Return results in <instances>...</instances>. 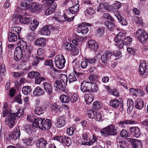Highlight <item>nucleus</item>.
Wrapping results in <instances>:
<instances>
[{
  "label": "nucleus",
  "mask_w": 148,
  "mask_h": 148,
  "mask_svg": "<svg viewBox=\"0 0 148 148\" xmlns=\"http://www.w3.org/2000/svg\"><path fill=\"white\" fill-rule=\"evenodd\" d=\"M117 143L118 148H129V145L125 140H120Z\"/></svg>",
  "instance_id": "obj_26"
},
{
  "label": "nucleus",
  "mask_w": 148,
  "mask_h": 148,
  "mask_svg": "<svg viewBox=\"0 0 148 148\" xmlns=\"http://www.w3.org/2000/svg\"><path fill=\"white\" fill-rule=\"evenodd\" d=\"M120 104V101L118 99L112 100L110 102V105L112 107L114 108H116L118 107Z\"/></svg>",
  "instance_id": "obj_33"
},
{
  "label": "nucleus",
  "mask_w": 148,
  "mask_h": 148,
  "mask_svg": "<svg viewBox=\"0 0 148 148\" xmlns=\"http://www.w3.org/2000/svg\"><path fill=\"white\" fill-rule=\"evenodd\" d=\"M112 55V52L108 51H106L101 56V60L102 62L105 64H107L110 59Z\"/></svg>",
  "instance_id": "obj_9"
},
{
  "label": "nucleus",
  "mask_w": 148,
  "mask_h": 148,
  "mask_svg": "<svg viewBox=\"0 0 148 148\" xmlns=\"http://www.w3.org/2000/svg\"><path fill=\"white\" fill-rule=\"evenodd\" d=\"M63 17L64 18L65 20H62L61 19V17H54L53 18L55 20V21H56L58 23H62L63 22L68 21H71L73 20L75 17L74 16H73L71 17H70L69 16L67 15L65 13H64L63 14Z\"/></svg>",
  "instance_id": "obj_11"
},
{
  "label": "nucleus",
  "mask_w": 148,
  "mask_h": 148,
  "mask_svg": "<svg viewBox=\"0 0 148 148\" xmlns=\"http://www.w3.org/2000/svg\"><path fill=\"white\" fill-rule=\"evenodd\" d=\"M21 135L20 131L19 128H16L12 132L11 138L13 140L18 139Z\"/></svg>",
  "instance_id": "obj_21"
},
{
  "label": "nucleus",
  "mask_w": 148,
  "mask_h": 148,
  "mask_svg": "<svg viewBox=\"0 0 148 148\" xmlns=\"http://www.w3.org/2000/svg\"><path fill=\"white\" fill-rule=\"evenodd\" d=\"M42 2L44 6L51 5L54 2V0H43Z\"/></svg>",
  "instance_id": "obj_61"
},
{
  "label": "nucleus",
  "mask_w": 148,
  "mask_h": 148,
  "mask_svg": "<svg viewBox=\"0 0 148 148\" xmlns=\"http://www.w3.org/2000/svg\"><path fill=\"white\" fill-rule=\"evenodd\" d=\"M35 44L36 46H39L41 47H44L46 44L45 38H38L35 42Z\"/></svg>",
  "instance_id": "obj_24"
},
{
  "label": "nucleus",
  "mask_w": 148,
  "mask_h": 148,
  "mask_svg": "<svg viewBox=\"0 0 148 148\" xmlns=\"http://www.w3.org/2000/svg\"><path fill=\"white\" fill-rule=\"evenodd\" d=\"M121 6V4L120 2L115 1L113 4L112 8L113 9H117L119 8Z\"/></svg>",
  "instance_id": "obj_64"
},
{
  "label": "nucleus",
  "mask_w": 148,
  "mask_h": 148,
  "mask_svg": "<svg viewBox=\"0 0 148 148\" xmlns=\"http://www.w3.org/2000/svg\"><path fill=\"white\" fill-rule=\"evenodd\" d=\"M137 122L136 121H134L131 120L125 119L120 121L118 123V125L123 128L125 127V125H131L136 124Z\"/></svg>",
  "instance_id": "obj_13"
},
{
  "label": "nucleus",
  "mask_w": 148,
  "mask_h": 148,
  "mask_svg": "<svg viewBox=\"0 0 148 148\" xmlns=\"http://www.w3.org/2000/svg\"><path fill=\"white\" fill-rule=\"evenodd\" d=\"M127 105L128 107L127 112L130 114L131 113L134 108V103L131 99H128L127 102Z\"/></svg>",
  "instance_id": "obj_31"
},
{
  "label": "nucleus",
  "mask_w": 148,
  "mask_h": 148,
  "mask_svg": "<svg viewBox=\"0 0 148 148\" xmlns=\"http://www.w3.org/2000/svg\"><path fill=\"white\" fill-rule=\"evenodd\" d=\"M34 129L32 124L31 125H27L25 126V130L26 132L32 133L31 131Z\"/></svg>",
  "instance_id": "obj_58"
},
{
  "label": "nucleus",
  "mask_w": 148,
  "mask_h": 148,
  "mask_svg": "<svg viewBox=\"0 0 148 148\" xmlns=\"http://www.w3.org/2000/svg\"><path fill=\"white\" fill-rule=\"evenodd\" d=\"M120 135L121 137L127 138L130 136V134H129L126 130L123 129L121 131Z\"/></svg>",
  "instance_id": "obj_48"
},
{
  "label": "nucleus",
  "mask_w": 148,
  "mask_h": 148,
  "mask_svg": "<svg viewBox=\"0 0 148 148\" xmlns=\"http://www.w3.org/2000/svg\"><path fill=\"white\" fill-rule=\"evenodd\" d=\"M91 87L90 90V92H96L97 91L98 87L97 84L95 83L91 82Z\"/></svg>",
  "instance_id": "obj_55"
},
{
  "label": "nucleus",
  "mask_w": 148,
  "mask_h": 148,
  "mask_svg": "<svg viewBox=\"0 0 148 148\" xmlns=\"http://www.w3.org/2000/svg\"><path fill=\"white\" fill-rule=\"evenodd\" d=\"M45 80V78L43 77L40 76L39 75L37 77H36L35 79V82L36 84H40L41 82Z\"/></svg>",
  "instance_id": "obj_54"
},
{
  "label": "nucleus",
  "mask_w": 148,
  "mask_h": 148,
  "mask_svg": "<svg viewBox=\"0 0 148 148\" xmlns=\"http://www.w3.org/2000/svg\"><path fill=\"white\" fill-rule=\"evenodd\" d=\"M88 82L83 81L81 83V90L83 92H87L88 88Z\"/></svg>",
  "instance_id": "obj_40"
},
{
  "label": "nucleus",
  "mask_w": 148,
  "mask_h": 148,
  "mask_svg": "<svg viewBox=\"0 0 148 148\" xmlns=\"http://www.w3.org/2000/svg\"><path fill=\"white\" fill-rule=\"evenodd\" d=\"M65 61L64 57L62 55H58L55 58V65L59 69H62L64 67Z\"/></svg>",
  "instance_id": "obj_4"
},
{
  "label": "nucleus",
  "mask_w": 148,
  "mask_h": 148,
  "mask_svg": "<svg viewBox=\"0 0 148 148\" xmlns=\"http://www.w3.org/2000/svg\"><path fill=\"white\" fill-rule=\"evenodd\" d=\"M65 123V121L64 117L62 116L60 117L58 119L57 124L58 127L63 126Z\"/></svg>",
  "instance_id": "obj_43"
},
{
  "label": "nucleus",
  "mask_w": 148,
  "mask_h": 148,
  "mask_svg": "<svg viewBox=\"0 0 148 148\" xmlns=\"http://www.w3.org/2000/svg\"><path fill=\"white\" fill-rule=\"evenodd\" d=\"M22 90L23 93L26 95L30 93L31 91V88L29 86H25L23 88Z\"/></svg>",
  "instance_id": "obj_51"
},
{
  "label": "nucleus",
  "mask_w": 148,
  "mask_h": 148,
  "mask_svg": "<svg viewBox=\"0 0 148 148\" xmlns=\"http://www.w3.org/2000/svg\"><path fill=\"white\" fill-rule=\"evenodd\" d=\"M88 46L91 50L94 52L97 51L98 45L96 42L93 40H90L88 42Z\"/></svg>",
  "instance_id": "obj_19"
},
{
  "label": "nucleus",
  "mask_w": 148,
  "mask_h": 148,
  "mask_svg": "<svg viewBox=\"0 0 148 148\" xmlns=\"http://www.w3.org/2000/svg\"><path fill=\"white\" fill-rule=\"evenodd\" d=\"M54 86L59 88L60 90H62L64 88V86L62 82L60 80H56L54 84Z\"/></svg>",
  "instance_id": "obj_39"
},
{
  "label": "nucleus",
  "mask_w": 148,
  "mask_h": 148,
  "mask_svg": "<svg viewBox=\"0 0 148 148\" xmlns=\"http://www.w3.org/2000/svg\"><path fill=\"white\" fill-rule=\"evenodd\" d=\"M48 144V141L44 138H41L37 143V148H46Z\"/></svg>",
  "instance_id": "obj_17"
},
{
  "label": "nucleus",
  "mask_w": 148,
  "mask_h": 148,
  "mask_svg": "<svg viewBox=\"0 0 148 148\" xmlns=\"http://www.w3.org/2000/svg\"><path fill=\"white\" fill-rule=\"evenodd\" d=\"M101 105V103L100 102L96 101L93 103L92 107L94 109L97 110L100 108Z\"/></svg>",
  "instance_id": "obj_57"
},
{
  "label": "nucleus",
  "mask_w": 148,
  "mask_h": 148,
  "mask_svg": "<svg viewBox=\"0 0 148 148\" xmlns=\"http://www.w3.org/2000/svg\"><path fill=\"white\" fill-rule=\"evenodd\" d=\"M44 64L46 66H49L51 69H53L54 68L53 61L52 60L49 59L45 60Z\"/></svg>",
  "instance_id": "obj_47"
},
{
  "label": "nucleus",
  "mask_w": 148,
  "mask_h": 148,
  "mask_svg": "<svg viewBox=\"0 0 148 148\" xmlns=\"http://www.w3.org/2000/svg\"><path fill=\"white\" fill-rule=\"evenodd\" d=\"M50 26L46 25L40 29V34L45 36H49L51 33L49 27Z\"/></svg>",
  "instance_id": "obj_20"
},
{
  "label": "nucleus",
  "mask_w": 148,
  "mask_h": 148,
  "mask_svg": "<svg viewBox=\"0 0 148 148\" xmlns=\"http://www.w3.org/2000/svg\"><path fill=\"white\" fill-rule=\"evenodd\" d=\"M64 46L65 49L67 50H72L73 48H75V46L73 45L68 42L64 43Z\"/></svg>",
  "instance_id": "obj_46"
},
{
  "label": "nucleus",
  "mask_w": 148,
  "mask_h": 148,
  "mask_svg": "<svg viewBox=\"0 0 148 148\" xmlns=\"http://www.w3.org/2000/svg\"><path fill=\"white\" fill-rule=\"evenodd\" d=\"M76 130V128L74 127H71L67 129L66 130V132L69 135L71 136L73 134L74 132Z\"/></svg>",
  "instance_id": "obj_62"
},
{
  "label": "nucleus",
  "mask_w": 148,
  "mask_h": 148,
  "mask_svg": "<svg viewBox=\"0 0 148 148\" xmlns=\"http://www.w3.org/2000/svg\"><path fill=\"white\" fill-rule=\"evenodd\" d=\"M55 8L54 6L53 5H51L45 11V14L46 15H49L51 14L53 10V9Z\"/></svg>",
  "instance_id": "obj_50"
},
{
  "label": "nucleus",
  "mask_w": 148,
  "mask_h": 148,
  "mask_svg": "<svg viewBox=\"0 0 148 148\" xmlns=\"http://www.w3.org/2000/svg\"><path fill=\"white\" fill-rule=\"evenodd\" d=\"M46 108L42 107H36L34 110V113L38 115L43 113L46 110Z\"/></svg>",
  "instance_id": "obj_30"
},
{
  "label": "nucleus",
  "mask_w": 148,
  "mask_h": 148,
  "mask_svg": "<svg viewBox=\"0 0 148 148\" xmlns=\"http://www.w3.org/2000/svg\"><path fill=\"white\" fill-rule=\"evenodd\" d=\"M126 36V34L125 33L119 32L114 39L116 43V45L118 46L120 49L124 48V45L123 42Z\"/></svg>",
  "instance_id": "obj_3"
},
{
  "label": "nucleus",
  "mask_w": 148,
  "mask_h": 148,
  "mask_svg": "<svg viewBox=\"0 0 148 148\" xmlns=\"http://www.w3.org/2000/svg\"><path fill=\"white\" fill-rule=\"evenodd\" d=\"M24 143L26 144L28 146H31L34 143L33 139L32 137L28 138L24 140Z\"/></svg>",
  "instance_id": "obj_52"
},
{
  "label": "nucleus",
  "mask_w": 148,
  "mask_h": 148,
  "mask_svg": "<svg viewBox=\"0 0 148 148\" xmlns=\"http://www.w3.org/2000/svg\"><path fill=\"white\" fill-rule=\"evenodd\" d=\"M97 56H95L92 58H85V60H87L88 63L90 64H94L97 61Z\"/></svg>",
  "instance_id": "obj_56"
},
{
  "label": "nucleus",
  "mask_w": 148,
  "mask_h": 148,
  "mask_svg": "<svg viewBox=\"0 0 148 148\" xmlns=\"http://www.w3.org/2000/svg\"><path fill=\"white\" fill-rule=\"evenodd\" d=\"M8 39L10 42H15L17 40V36L15 33L10 32L9 33Z\"/></svg>",
  "instance_id": "obj_32"
},
{
  "label": "nucleus",
  "mask_w": 148,
  "mask_h": 148,
  "mask_svg": "<svg viewBox=\"0 0 148 148\" xmlns=\"http://www.w3.org/2000/svg\"><path fill=\"white\" fill-rule=\"evenodd\" d=\"M18 47L16 48H19L20 50H21L25 51L27 47V43L25 42L23 40H20L18 43Z\"/></svg>",
  "instance_id": "obj_25"
},
{
  "label": "nucleus",
  "mask_w": 148,
  "mask_h": 148,
  "mask_svg": "<svg viewBox=\"0 0 148 148\" xmlns=\"http://www.w3.org/2000/svg\"><path fill=\"white\" fill-rule=\"evenodd\" d=\"M39 24V22L36 20L33 21V23H32L31 25H30L29 28L32 31L35 30Z\"/></svg>",
  "instance_id": "obj_35"
},
{
  "label": "nucleus",
  "mask_w": 148,
  "mask_h": 148,
  "mask_svg": "<svg viewBox=\"0 0 148 148\" xmlns=\"http://www.w3.org/2000/svg\"><path fill=\"white\" fill-rule=\"evenodd\" d=\"M71 1L72 5H74V6L70 7L68 9V10L72 14H75L79 11V5L78 1H77L76 3V1L75 0H71Z\"/></svg>",
  "instance_id": "obj_8"
},
{
  "label": "nucleus",
  "mask_w": 148,
  "mask_h": 148,
  "mask_svg": "<svg viewBox=\"0 0 148 148\" xmlns=\"http://www.w3.org/2000/svg\"><path fill=\"white\" fill-rule=\"evenodd\" d=\"M96 111L94 110L91 109L88 110L87 111V113L89 117L90 118H94L95 117V114L96 113Z\"/></svg>",
  "instance_id": "obj_49"
},
{
  "label": "nucleus",
  "mask_w": 148,
  "mask_h": 148,
  "mask_svg": "<svg viewBox=\"0 0 148 148\" xmlns=\"http://www.w3.org/2000/svg\"><path fill=\"white\" fill-rule=\"evenodd\" d=\"M136 35L138 39L142 43H145L148 39V34L141 29L136 32Z\"/></svg>",
  "instance_id": "obj_5"
},
{
  "label": "nucleus",
  "mask_w": 148,
  "mask_h": 148,
  "mask_svg": "<svg viewBox=\"0 0 148 148\" xmlns=\"http://www.w3.org/2000/svg\"><path fill=\"white\" fill-rule=\"evenodd\" d=\"M32 21V18L30 17H21L19 19V22L25 24H29L31 23Z\"/></svg>",
  "instance_id": "obj_27"
},
{
  "label": "nucleus",
  "mask_w": 148,
  "mask_h": 148,
  "mask_svg": "<svg viewBox=\"0 0 148 148\" xmlns=\"http://www.w3.org/2000/svg\"><path fill=\"white\" fill-rule=\"evenodd\" d=\"M45 91L40 87H36L33 91V95L34 96L39 97L45 94Z\"/></svg>",
  "instance_id": "obj_18"
},
{
  "label": "nucleus",
  "mask_w": 148,
  "mask_h": 148,
  "mask_svg": "<svg viewBox=\"0 0 148 148\" xmlns=\"http://www.w3.org/2000/svg\"><path fill=\"white\" fill-rule=\"evenodd\" d=\"M139 66L138 71L141 75H146L148 74V69H147L145 61L142 60Z\"/></svg>",
  "instance_id": "obj_10"
},
{
  "label": "nucleus",
  "mask_w": 148,
  "mask_h": 148,
  "mask_svg": "<svg viewBox=\"0 0 148 148\" xmlns=\"http://www.w3.org/2000/svg\"><path fill=\"white\" fill-rule=\"evenodd\" d=\"M44 119V118L35 119L32 123L34 128L35 129L38 127L41 129H42L43 121Z\"/></svg>",
  "instance_id": "obj_14"
},
{
  "label": "nucleus",
  "mask_w": 148,
  "mask_h": 148,
  "mask_svg": "<svg viewBox=\"0 0 148 148\" xmlns=\"http://www.w3.org/2000/svg\"><path fill=\"white\" fill-rule=\"evenodd\" d=\"M60 99V101L62 103H68L69 101V97L66 95H61Z\"/></svg>",
  "instance_id": "obj_45"
},
{
  "label": "nucleus",
  "mask_w": 148,
  "mask_h": 148,
  "mask_svg": "<svg viewBox=\"0 0 148 148\" xmlns=\"http://www.w3.org/2000/svg\"><path fill=\"white\" fill-rule=\"evenodd\" d=\"M74 73L75 75H76V76L77 78V80L78 79V80H82L84 78V73L78 72L77 71H75V70L74 71Z\"/></svg>",
  "instance_id": "obj_42"
},
{
  "label": "nucleus",
  "mask_w": 148,
  "mask_h": 148,
  "mask_svg": "<svg viewBox=\"0 0 148 148\" xmlns=\"http://www.w3.org/2000/svg\"><path fill=\"white\" fill-rule=\"evenodd\" d=\"M68 77L66 75L64 74L61 75L60 79L62 82L63 83L64 85L67 84V83L68 81Z\"/></svg>",
  "instance_id": "obj_60"
},
{
  "label": "nucleus",
  "mask_w": 148,
  "mask_h": 148,
  "mask_svg": "<svg viewBox=\"0 0 148 148\" xmlns=\"http://www.w3.org/2000/svg\"><path fill=\"white\" fill-rule=\"evenodd\" d=\"M94 97V96L91 93L85 94L84 98L85 102L87 104H90L92 101Z\"/></svg>",
  "instance_id": "obj_22"
},
{
  "label": "nucleus",
  "mask_w": 148,
  "mask_h": 148,
  "mask_svg": "<svg viewBox=\"0 0 148 148\" xmlns=\"http://www.w3.org/2000/svg\"><path fill=\"white\" fill-rule=\"evenodd\" d=\"M100 132L103 136L108 138L111 136H115L117 134V130L113 124H110L103 128Z\"/></svg>",
  "instance_id": "obj_1"
},
{
  "label": "nucleus",
  "mask_w": 148,
  "mask_h": 148,
  "mask_svg": "<svg viewBox=\"0 0 148 148\" xmlns=\"http://www.w3.org/2000/svg\"><path fill=\"white\" fill-rule=\"evenodd\" d=\"M102 17H103V18L109 20L111 21L112 22H115L114 19L112 18V17L108 13H103L102 15Z\"/></svg>",
  "instance_id": "obj_44"
},
{
  "label": "nucleus",
  "mask_w": 148,
  "mask_h": 148,
  "mask_svg": "<svg viewBox=\"0 0 148 148\" xmlns=\"http://www.w3.org/2000/svg\"><path fill=\"white\" fill-rule=\"evenodd\" d=\"M129 130L130 134H132L134 137L138 138L140 135V130L138 127H130Z\"/></svg>",
  "instance_id": "obj_12"
},
{
  "label": "nucleus",
  "mask_w": 148,
  "mask_h": 148,
  "mask_svg": "<svg viewBox=\"0 0 148 148\" xmlns=\"http://www.w3.org/2000/svg\"><path fill=\"white\" fill-rule=\"evenodd\" d=\"M12 110L10 109V106H8V103L7 102H5L2 110L3 117L5 116L6 113L11 112Z\"/></svg>",
  "instance_id": "obj_28"
},
{
  "label": "nucleus",
  "mask_w": 148,
  "mask_h": 148,
  "mask_svg": "<svg viewBox=\"0 0 148 148\" xmlns=\"http://www.w3.org/2000/svg\"><path fill=\"white\" fill-rule=\"evenodd\" d=\"M95 8H90L87 9L85 11V13H88L90 15H92L95 13Z\"/></svg>",
  "instance_id": "obj_59"
},
{
  "label": "nucleus",
  "mask_w": 148,
  "mask_h": 148,
  "mask_svg": "<svg viewBox=\"0 0 148 148\" xmlns=\"http://www.w3.org/2000/svg\"><path fill=\"white\" fill-rule=\"evenodd\" d=\"M21 28L20 27H12V32L14 33L17 34L18 37V39H19L20 32L21 30Z\"/></svg>",
  "instance_id": "obj_41"
},
{
  "label": "nucleus",
  "mask_w": 148,
  "mask_h": 148,
  "mask_svg": "<svg viewBox=\"0 0 148 148\" xmlns=\"http://www.w3.org/2000/svg\"><path fill=\"white\" fill-rule=\"evenodd\" d=\"M92 138L91 140H90L88 142H86L83 143L84 145L88 146L91 145L97 141V138L96 136L93 134H92Z\"/></svg>",
  "instance_id": "obj_37"
},
{
  "label": "nucleus",
  "mask_w": 148,
  "mask_h": 148,
  "mask_svg": "<svg viewBox=\"0 0 148 148\" xmlns=\"http://www.w3.org/2000/svg\"><path fill=\"white\" fill-rule=\"evenodd\" d=\"M134 20L135 22L139 25H142L143 23L141 18L138 16L134 17Z\"/></svg>",
  "instance_id": "obj_53"
},
{
  "label": "nucleus",
  "mask_w": 148,
  "mask_h": 148,
  "mask_svg": "<svg viewBox=\"0 0 148 148\" xmlns=\"http://www.w3.org/2000/svg\"><path fill=\"white\" fill-rule=\"evenodd\" d=\"M6 117L5 120V124L8 125L10 128H12L14 126V123L16 119V115L15 114L10 112L6 113L5 116L3 117Z\"/></svg>",
  "instance_id": "obj_2"
},
{
  "label": "nucleus",
  "mask_w": 148,
  "mask_h": 148,
  "mask_svg": "<svg viewBox=\"0 0 148 148\" xmlns=\"http://www.w3.org/2000/svg\"><path fill=\"white\" fill-rule=\"evenodd\" d=\"M132 39L130 36H126L123 43L124 44V47L125 46L128 47L132 43Z\"/></svg>",
  "instance_id": "obj_36"
},
{
  "label": "nucleus",
  "mask_w": 148,
  "mask_h": 148,
  "mask_svg": "<svg viewBox=\"0 0 148 148\" xmlns=\"http://www.w3.org/2000/svg\"><path fill=\"white\" fill-rule=\"evenodd\" d=\"M42 86L48 95H51L53 92V88L51 84L47 82H45L43 83Z\"/></svg>",
  "instance_id": "obj_16"
},
{
  "label": "nucleus",
  "mask_w": 148,
  "mask_h": 148,
  "mask_svg": "<svg viewBox=\"0 0 148 148\" xmlns=\"http://www.w3.org/2000/svg\"><path fill=\"white\" fill-rule=\"evenodd\" d=\"M69 82V83L77 81V78L75 73L69 74L68 77Z\"/></svg>",
  "instance_id": "obj_34"
},
{
  "label": "nucleus",
  "mask_w": 148,
  "mask_h": 148,
  "mask_svg": "<svg viewBox=\"0 0 148 148\" xmlns=\"http://www.w3.org/2000/svg\"><path fill=\"white\" fill-rule=\"evenodd\" d=\"M23 51L19 48H16L14 52V58L16 61L20 60L23 56Z\"/></svg>",
  "instance_id": "obj_15"
},
{
  "label": "nucleus",
  "mask_w": 148,
  "mask_h": 148,
  "mask_svg": "<svg viewBox=\"0 0 148 148\" xmlns=\"http://www.w3.org/2000/svg\"><path fill=\"white\" fill-rule=\"evenodd\" d=\"M51 125V122L49 119H46L44 122L43 121L42 129L46 130L50 128Z\"/></svg>",
  "instance_id": "obj_29"
},
{
  "label": "nucleus",
  "mask_w": 148,
  "mask_h": 148,
  "mask_svg": "<svg viewBox=\"0 0 148 148\" xmlns=\"http://www.w3.org/2000/svg\"><path fill=\"white\" fill-rule=\"evenodd\" d=\"M79 99L78 97L76 94L72 95L71 98L69 97V101L71 103H74L76 101Z\"/></svg>",
  "instance_id": "obj_63"
},
{
  "label": "nucleus",
  "mask_w": 148,
  "mask_h": 148,
  "mask_svg": "<svg viewBox=\"0 0 148 148\" xmlns=\"http://www.w3.org/2000/svg\"><path fill=\"white\" fill-rule=\"evenodd\" d=\"M104 25L108 29L111 31L114 28L116 27L114 23L108 21L105 22Z\"/></svg>",
  "instance_id": "obj_38"
},
{
  "label": "nucleus",
  "mask_w": 148,
  "mask_h": 148,
  "mask_svg": "<svg viewBox=\"0 0 148 148\" xmlns=\"http://www.w3.org/2000/svg\"><path fill=\"white\" fill-rule=\"evenodd\" d=\"M91 26V24L86 23H83L79 24L78 26L77 31L79 33H81L82 34H86L88 31V26Z\"/></svg>",
  "instance_id": "obj_6"
},
{
  "label": "nucleus",
  "mask_w": 148,
  "mask_h": 148,
  "mask_svg": "<svg viewBox=\"0 0 148 148\" xmlns=\"http://www.w3.org/2000/svg\"><path fill=\"white\" fill-rule=\"evenodd\" d=\"M144 102L142 99H138L135 103V107L138 110L142 109L144 107Z\"/></svg>",
  "instance_id": "obj_23"
},
{
  "label": "nucleus",
  "mask_w": 148,
  "mask_h": 148,
  "mask_svg": "<svg viewBox=\"0 0 148 148\" xmlns=\"http://www.w3.org/2000/svg\"><path fill=\"white\" fill-rule=\"evenodd\" d=\"M52 141L53 143L51 144L50 148H56L55 145L63 143L64 140L62 136H56L52 138Z\"/></svg>",
  "instance_id": "obj_7"
}]
</instances>
